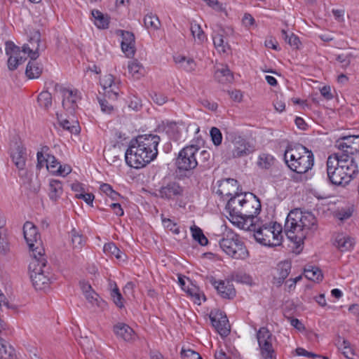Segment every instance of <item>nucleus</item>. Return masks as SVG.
I'll use <instances>...</instances> for the list:
<instances>
[{
    "label": "nucleus",
    "instance_id": "nucleus-37",
    "mask_svg": "<svg viewBox=\"0 0 359 359\" xmlns=\"http://www.w3.org/2000/svg\"><path fill=\"white\" fill-rule=\"evenodd\" d=\"M337 345L342 350L344 355L348 359H353L354 352L351 348V344L344 338L339 337L337 340Z\"/></svg>",
    "mask_w": 359,
    "mask_h": 359
},
{
    "label": "nucleus",
    "instance_id": "nucleus-49",
    "mask_svg": "<svg viewBox=\"0 0 359 359\" xmlns=\"http://www.w3.org/2000/svg\"><path fill=\"white\" fill-rule=\"evenodd\" d=\"M79 344L83 348L85 352H91L94 348L93 341L88 337H81L79 340Z\"/></svg>",
    "mask_w": 359,
    "mask_h": 359
},
{
    "label": "nucleus",
    "instance_id": "nucleus-44",
    "mask_svg": "<svg viewBox=\"0 0 359 359\" xmlns=\"http://www.w3.org/2000/svg\"><path fill=\"white\" fill-rule=\"evenodd\" d=\"M38 102L40 106L48 109L52 104V96L48 91L41 92L38 96Z\"/></svg>",
    "mask_w": 359,
    "mask_h": 359
},
{
    "label": "nucleus",
    "instance_id": "nucleus-38",
    "mask_svg": "<svg viewBox=\"0 0 359 359\" xmlns=\"http://www.w3.org/2000/svg\"><path fill=\"white\" fill-rule=\"evenodd\" d=\"M290 269L291 266L289 262H283L278 265L279 276L275 278L276 280L277 281L276 283L278 286L280 285L285 279L288 276L290 272Z\"/></svg>",
    "mask_w": 359,
    "mask_h": 359
},
{
    "label": "nucleus",
    "instance_id": "nucleus-45",
    "mask_svg": "<svg viewBox=\"0 0 359 359\" xmlns=\"http://www.w3.org/2000/svg\"><path fill=\"white\" fill-rule=\"evenodd\" d=\"M190 29L194 38L196 39L199 43H202L205 40L204 32L198 24L191 23Z\"/></svg>",
    "mask_w": 359,
    "mask_h": 359
},
{
    "label": "nucleus",
    "instance_id": "nucleus-14",
    "mask_svg": "<svg viewBox=\"0 0 359 359\" xmlns=\"http://www.w3.org/2000/svg\"><path fill=\"white\" fill-rule=\"evenodd\" d=\"M339 149L337 153L352 156L354 161H356V156L359 154V135L344 136L339 139L335 144Z\"/></svg>",
    "mask_w": 359,
    "mask_h": 359
},
{
    "label": "nucleus",
    "instance_id": "nucleus-63",
    "mask_svg": "<svg viewBox=\"0 0 359 359\" xmlns=\"http://www.w3.org/2000/svg\"><path fill=\"white\" fill-rule=\"evenodd\" d=\"M198 163H205L210 158V154L206 150H201L198 148Z\"/></svg>",
    "mask_w": 359,
    "mask_h": 359
},
{
    "label": "nucleus",
    "instance_id": "nucleus-8",
    "mask_svg": "<svg viewBox=\"0 0 359 359\" xmlns=\"http://www.w3.org/2000/svg\"><path fill=\"white\" fill-rule=\"evenodd\" d=\"M242 215L240 217L244 219L245 224L238 225L241 229H249L252 224L257 220L256 215L259 213L261 209L260 201L257 196L252 193L247 194V197L243 198Z\"/></svg>",
    "mask_w": 359,
    "mask_h": 359
},
{
    "label": "nucleus",
    "instance_id": "nucleus-3",
    "mask_svg": "<svg viewBox=\"0 0 359 359\" xmlns=\"http://www.w3.org/2000/svg\"><path fill=\"white\" fill-rule=\"evenodd\" d=\"M316 219L311 212H303L299 209H294L287 217L284 226L285 233L288 239L300 245L306 237L308 231L316 229Z\"/></svg>",
    "mask_w": 359,
    "mask_h": 359
},
{
    "label": "nucleus",
    "instance_id": "nucleus-48",
    "mask_svg": "<svg viewBox=\"0 0 359 359\" xmlns=\"http://www.w3.org/2000/svg\"><path fill=\"white\" fill-rule=\"evenodd\" d=\"M115 285L114 288L111 292V296L113 298V301L114 304L121 308L123 306V301L121 294L119 292L118 288L117 287L116 285Z\"/></svg>",
    "mask_w": 359,
    "mask_h": 359
},
{
    "label": "nucleus",
    "instance_id": "nucleus-41",
    "mask_svg": "<svg viewBox=\"0 0 359 359\" xmlns=\"http://www.w3.org/2000/svg\"><path fill=\"white\" fill-rule=\"evenodd\" d=\"M72 243L74 249H81L85 244V238L82 234H81L75 229H73L70 232Z\"/></svg>",
    "mask_w": 359,
    "mask_h": 359
},
{
    "label": "nucleus",
    "instance_id": "nucleus-62",
    "mask_svg": "<svg viewBox=\"0 0 359 359\" xmlns=\"http://www.w3.org/2000/svg\"><path fill=\"white\" fill-rule=\"evenodd\" d=\"M187 293L190 296L196 298L195 303L198 304H201V294L198 293V289L196 287H194L191 288H188Z\"/></svg>",
    "mask_w": 359,
    "mask_h": 359
},
{
    "label": "nucleus",
    "instance_id": "nucleus-27",
    "mask_svg": "<svg viewBox=\"0 0 359 359\" xmlns=\"http://www.w3.org/2000/svg\"><path fill=\"white\" fill-rule=\"evenodd\" d=\"M91 14L94 18V23L99 29H107L109 27V18L98 10L93 9Z\"/></svg>",
    "mask_w": 359,
    "mask_h": 359
},
{
    "label": "nucleus",
    "instance_id": "nucleus-24",
    "mask_svg": "<svg viewBox=\"0 0 359 359\" xmlns=\"http://www.w3.org/2000/svg\"><path fill=\"white\" fill-rule=\"evenodd\" d=\"M354 243L353 238L344 233H338L335 236L334 244L341 252H346L353 248Z\"/></svg>",
    "mask_w": 359,
    "mask_h": 359
},
{
    "label": "nucleus",
    "instance_id": "nucleus-34",
    "mask_svg": "<svg viewBox=\"0 0 359 359\" xmlns=\"http://www.w3.org/2000/svg\"><path fill=\"white\" fill-rule=\"evenodd\" d=\"M274 163L275 158L272 155L262 153L259 156L257 164L261 169L269 170L273 165Z\"/></svg>",
    "mask_w": 359,
    "mask_h": 359
},
{
    "label": "nucleus",
    "instance_id": "nucleus-7",
    "mask_svg": "<svg viewBox=\"0 0 359 359\" xmlns=\"http://www.w3.org/2000/svg\"><path fill=\"white\" fill-rule=\"evenodd\" d=\"M222 250L229 256L236 259H245L249 254L239 236L232 231L226 232L219 241Z\"/></svg>",
    "mask_w": 359,
    "mask_h": 359
},
{
    "label": "nucleus",
    "instance_id": "nucleus-11",
    "mask_svg": "<svg viewBox=\"0 0 359 359\" xmlns=\"http://www.w3.org/2000/svg\"><path fill=\"white\" fill-rule=\"evenodd\" d=\"M247 197V194L238 193L231 196L227 202L226 209L229 214L230 221L236 226L245 224L244 219L240 217L242 215L243 198Z\"/></svg>",
    "mask_w": 359,
    "mask_h": 359
},
{
    "label": "nucleus",
    "instance_id": "nucleus-56",
    "mask_svg": "<svg viewBox=\"0 0 359 359\" xmlns=\"http://www.w3.org/2000/svg\"><path fill=\"white\" fill-rule=\"evenodd\" d=\"M163 224L165 228L172 231L175 234H178L180 233L179 228L177 226V224L171 221L170 219H163Z\"/></svg>",
    "mask_w": 359,
    "mask_h": 359
},
{
    "label": "nucleus",
    "instance_id": "nucleus-22",
    "mask_svg": "<svg viewBox=\"0 0 359 359\" xmlns=\"http://www.w3.org/2000/svg\"><path fill=\"white\" fill-rule=\"evenodd\" d=\"M238 189V182L237 180L231 178L226 179L222 180L219 185V189L217 191V194L224 196H233L236 194H238L237 191Z\"/></svg>",
    "mask_w": 359,
    "mask_h": 359
},
{
    "label": "nucleus",
    "instance_id": "nucleus-19",
    "mask_svg": "<svg viewBox=\"0 0 359 359\" xmlns=\"http://www.w3.org/2000/svg\"><path fill=\"white\" fill-rule=\"evenodd\" d=\"M257 338L262 356L273 355L274 351L269 331L266 327H261L257 332Z\"/></svg>",
    "mask_w": 359,
    "mask_h": 359
},
{
    "label": "nucleus",
    "instance_id": "nucleus-2",
    "mask_svg": "<svg viewBox=\"0 0 359 359\" xmlns=\"http://www.w3.org/2000/svg\"><path fill=\"white\" fill-rule=\"evenodd\" d=\"M359 173L357 161L352 156L337 152L330 155L327 160V175L330 182L337 186H346Z\"/></svg>",
    "mask_w": 359,
    "mask_h": 359
},
{
    "label": "nucleus",
    "instance_id": "nucleus-9",
    "mask_svg": "<svg viewBox=\"0 0 359 359\" xmlns=\"http://www.w3.org/2000/svg\"><path fill=\"white\" fill-rule=\"evenodd\" d=\"M198 147L189 145L183 148L177 158V165L180 170H191L198 165Z\"/></svg>",
    "mask_w": 359,
    "mask_h": 359
},
{
    "label": "nucleus",
    "instance_id": "nucleus-31",
    "mask_svg": "<svg viewBox=\"0 0 359 359\" xmlns=\"http://www.w3.org/2000/svg\"><path fill=\"white\" fill-rule=\"evenodd\" d=\"M36 60H31L26 68L25 74L29 79L39 78L42 73V67Z\"/></svg>",
    "mask_w": 359,
    "mask_h": 359
},
{
    "label": "nucleus",
    "instance_id": "nucleus-43",
    "mask_svg": "<svg viewBox=\"0 0 359 359\" xmlns=\"http://www.w3.org/2000/svg\"><path fill=\"white\" fill-rule=\"evenodd\" d=\"M119 152V147L114 146L112 148L104 151V156L110 163H115L118 159Z\"/></svg>",
    "mask_w": 359,
    "mask_h": 359
},
{
    "label": "nucleus",
    "instance_id": "nucleus-30",
    "mask_svg": "<svg viewBox=\"0 0 359 359\" xmlns=\"http://www.w3.org/2000/svg\"><path fill=\"white\" fill-rule=\"evenodd\" d=\"M215 77L222 83H231L233 80V75L227 67L217 69L215 72Z\"/></svg>",
    "mask_w": 359,
    "mask_h": 359
},
{
    "label": "nucleus",
    "instance_id": "nucleus-12",
    "mask_svg": "<svg viewBox=\"0 0 359 359\" xmlns=\"http://www.w3.org/2000/svg\"><path fill=\"white\" fill-rule=\"evenodd\" d=\"M23 234L29 250L32 251V257L41 256L44 254V249L38 242L39 234L36 226L29 222L25 223L23 226Z\"/></svg>",
    "mask_w": 359,
    "mask_h": 359
},
{
    "label": "nucleus",
    "instance_id": "nucleus-29",
    "mask_svg": "<svg viewBox=\"0 0 359 359\" xmlns=\"http://www.w3.org/2000/svg\"><path fill=\"white\" fill-rule=\"evenodd\" d=\"M0 359H16L13 348L0 337Z\"/></svg>",
    "mask_w": 359,
    "mask_h": 359
},
{
    "label": "nucleus",
    "instance_id": "nucleus-50",
    "mask_svg": "<svg viewBox=\"0 0 359 359\" xmlns=\"http://www.w3.org/2000/svg\"><path fill=\"white\" fill-rule=\"evenodd\" d=\"M72 171L70 165L65 164L61 165L60 163L57 165L55 170H53V175L66 176L69 174Z\"/></svg>",
    "mask_w": 359,
    "mask_h": 359
},
{
    "label": "nucleus",
    "instance_id": "nucleus-32",
    "mask_svg": "<svg viewBox=\"0 0 359 359\" xmlns=\"http://www.w3.org/2000/svg\"><path fill=\"white\" fill-rule=\"evenodd\" d=\"M128 69L129 74L135 79H139L144 74V69L143 66L137 60L130 62L128 65Z\"/></svg>",
    "mask_w": 359,
    "mask_h": 359
},
{
    "label": "nucleus",
    "instance_id": "nucleus-52",
    "mask_svg": "<svg viewBox=\"0 0 359 359\" xmlns=\"http://www.w3.org/2000/svg\"><path fill=\"white\" fill-rule=\"evenodd\" d=\"M181 357L182 359H202L198 353L191 349L185 350L182 348L181 351Z\"/></svg>",
    "mask_w": 359,
    "mask_h": 359
},
{
    "label": "nucleus",
    "instance_id": "nucleus-58",
    "mask_svg": "<svg viewBox=\"0 0 359 359\" xmlns=\"http://www.w3.org/2000/svg\"><path fill=\"white\" fill-rule=\"evenodd\" d=\"M99 103L102 111L111 114L114 111V108L112 104H109L106 100H99Z\"/></svg>",
    "mask_w": 359,
    "mask_h": 359
},
{
    "label": "nucleus",
    "instance_id": "nucleus-26",
    "mask_svg": "<svg viewBox=\"0 0 359 359\" xmlns=\"http://www.w3.org/2000/svg\"><path fill=\"white\" fill-rule=\"evenodd\" d=\"M48 187V196L50 199L53 202L57 201L63 193L61 182L56 180H50Z\"/></svg>",
    "mask_w": 359,
    "mask_h": 359
},
{
    "label": "nucleus",
    "instance_id": "nucleus-57",
    "mask_svg": "<svg viewBox=\"0 0 359 359\" xmlns=\"http://www.w3.org/2000/svg\"><path fill=\"white\" fill-rule=\"evenodd\" d=\"M9 251V244L6 236L0 231V253L6 255Z\"/></svg>",
    "mask_w": 359,
    "mask_h": 359
},
{
    "label": "nucleus",
    "instance_id": "nucleus-21",
    "mask_svg": "<svg viewBox=\"0 0 359 359\" xmlns=\"http://www.w3.org/2000/svg\"><path fill=\"white\" fill-rule=\"evenodd\" d=\"M29 44L22 46V52L27 53L31 60H36L39 56L41 34L39 32H34L29 39Z\"/></svg>",
    "mask_w": 359,
    "mask_h": 359
},
{
    "label": "nucleus",
    "instance_id": "nucleus-16",
    "mask_svg": "<svg viewBox=\"0 0 359 359\" xmlns=\"http://www.w3.org/2000/svg\"><path fill=\"white\" fill-rule=\"evenodd\" d=\"M184 187L175 181L169 182L158 190L156 196L164 200H175L183 196Z\"/></svg>",
    "mask_w": 359,
    "mask_h": 359
},
{
    "label": "nucleus",
    "instance_id": "nucleus-23",
    "mask_svg": "<svg viewBox=\"0 0 359 359\" xmlns=\"http://www.w3.org/2000/svg\"><path fill=\"white\" fill-rule=\"evenodd\" d=\"M100 84L104 90V93L109 99H116L118 92L116 86L114 82V76L111 74L104 76L100 79Z\"/></svg>",
    "mask_w": 359,
    "mask_h": 359
},
{
    "label": "nucleus",
    "instance_id": "nucleus-64",
    "mask_svg": "<svg viewBox=\"0 0 359 359\" xmlns=\"http://www.w3.org/2000/svg\"><path fill=\"white\" fill-rule=\"evenodd\" d=\"M152 99L154 102L159 105L163 104L167 101V97L161 93H154V95L152 96Z\"/></svg>",
    "mask_w": 359,
    "mask_h": 359
},
{
    "label": "nucleus",
    "instance_id": "nucleus-61",
    "mask_svg": "<svg viewBox=\"0 0 359 359\" xmlns=\"http://www.w3.org/2000/svg\"><path fill=\"white\" fill-rule=\"evenodd\" d=\"M76 198H82L87 204L92 205L94 200V195L90 193L76 194Z\"/></svg>",
    "mask_w": 359,
    "mask_h": 359
},
{
    "label": "nucleus",
    "instance_id": "nucleus-35",
    "mask_svg": "<svg viewBox=\"0 0 359 359\" xmlns=\"http://www.w3.org/2000/svg\"><path fill=\"white\" fill-rule=\"evenodd\" d=\"M213 43L219 53H227L230 50V46L224 42V35L222 34L217 33L213 36Z\"/></svg>",
    "mask_w": 359,
    "mask_h": 359
},
{
    "label": "nucleus",
    "instance_id": "nucleus-36",
    "mask_svg": "<svg viewBox=\"0 0 359 359\" xmlns=\"http://www.w3.org/2000/svg\"><path fill=\"white\" fill-rule=\"evenodd\" d=\"M144 24L147 29L157 30L161 26V22L157 15L150 13L144 18Z\"/></svg>",
    "mask_w": 359,
    "mask_h": 359
},
{
    "label": "nucleus",
    "instance_id": "nucleus-10",
    "mask_svg": "<svg viewBox=\"0 0 359 359\" xmlns=\"http://www.w3.org/2000/svg\"><path fill=\"white\" fill-rule=\"evenodd\" d=\"M226 138L233 144L231 155L233 158L247 156L255 151L253 144L235 133H229Z\"/></svg>",
    "mask_w": 359,
    "mask_h": 359
},
{
    "label": "nucleus",
    "instance_id": "nucleus-55",
    "mask_svg": "<svg viewBox=\"0 0 359 359\" xmlns=\"http://www.w3.org/2000/svg\"><path fill=\"white\" fill-rule=\"evenodd\" d=\"M60 163L54 156L48 154L47 170L53 174V170H55Z\"/></svg>",
    "mask_w": 359,
    "mask_h": 359
},
{
    "label": "nucleus",
    "instance_id": "nucleus-53",
    "mask_svg": "<svg viewBox=\"0 0 359 359\" xmlns=\"http://www.w3.org/2000/svg\"><path fill=\"white\" fill-rule=\"evenodd\" d=\"M6 53L7 55L10 56L11 55H20V48L15 46L12 41H7L6 43Z\"/></svg>",
    "mask_w": 359,
    "mask_h": 359
},
{
    "label": "nucleus",
    "instance_id": "nucleus-20",
    "mask_svg": "<svg viewBox=\"0 0 359 359\" xmlns=\"http://www.w3.org/2000/svg\"><path fill=\"white\" fill-rule=\"evenodd\" d=\"M116 34L122 37L121 49L128 57H131L135 52V36L128 31L118 29Z\"/></svg>",
    "mask_w": 359,
    "mask_h": 359
},
{
    "label": "nucleus",
    "instance_id": "nucleus-1",
    "mask_svg": "<svg viewBox=\"0 0 359 359\" xmlns=\"http://www.w3.org/2000/svg\"><path fill=\"white\" fill-rule=\"evenodd\" d=\"M160 137L154 134L140 135L130 141L125 154L126 163L134 168H141L158 155Z\"/></svg>",
    "mask_w": 359,
    "mask_h": 359
},
{
    "label": "nucleus",
    "instance_id": "nucleus-15",
    "mask_svg": "<svg viewBox=\"0 0 359 359\" xmlns=\"http://www.w3.org/2000/svg\"><path fill=\"white\" fill-rule=\"evenodd\" d=\"M11 156L13 163L19 171L21 177H27V170L26 168L27 153L26 149L21 143L15 142L11 148Z\"/></svg>",
    "mask_w": 359,
    "mask_h": 359
},
{
    "label": "nucleus",
    "instance_id": "nucleus-54",
    "mask_svg": "<svg viewBox=\"0 0 359 359\" xmlns=\"http://www.w3.org/2000/svg\"><path fill=\"white\" fill-rule=\"evenodd\" d=\"M235 279L237 282L248 285H252L254 284L252 278L246 273H238L236 276Z\"/></svg>",
    "mask_w": 359,
    "mask_h": 359
},
{
    "label": "nucleus",
    "instance_id": "nucleus-25",
    "mask_svg": "<svg viewBox=\"0 0 359 359\" xmlns=\"http://www.w3.org/2000/svg\"><path fill=\"white\" fill-rule=\"evenodd\" d=\"M115 334L124 341H130L135 338V332L131 327L124 323H118L114 327Z\"/></svg>",
    "mask_w": 359,
    "mask_h": 359
},
{
    "label": "nucleus",
    "instance_id": "nucleus-28",
    "mask_svg": "<svg viewBox=\"0 0 359 359\" xmlns=\"http://www.w3.org/2000/svg\"><path fill=\"white\" fill-rule=\"evenodd\" d=\"M60 126L65 130L69 131L72 134H79L80 132V126L79 122L76 120L69 121L67 118H63L62 116L57 115Z\"/></svg>",
    "mask_w": 359,
    "mask_h": 359
},
{
    "label": "nucleus",
    "instance_id": "nucleus-42",
    "mask_svg": "<svg viewBox=\"0 0 359 359\" xmlns=\"http://www.w3.org/2000/svg\"><path fill=\"white\" fill-rule=\"evenodd\" d=\"M281 32L283 38L290 46L295 49L299 48L300 41L296 35L292 33L289 35L287 32L284 29H283Z\"/></svg>",
    "mask_w": 359,
    "mask_h": 359
},
{
    "label": "nucleus",
    "instance_id": "nucleus-60",
    "mask_svg": "<svg viewBox=\"0 0 359 359\" xmlns=\"http://www.w3.org/2000/svg\"><path fill=\"white\" fill-rule=\"evenodd\" d=\"M181 68L184 69L187 72H192L196 68V63L193 59L187 58Z\"/></svg>",
    "mask_w": 359,
    "mask_h": 359
},
{
    "label": "nucleus",
    "instance_id": "nucleus-51",
    "mask_svg": "<svg viewBox=\"0 0 359 359\" xmlns=\"http://www.w3.org/2000/svg\"><path fill=\"white\" fill-rule=\"evenodd\" d=\"M48 149L47 147H45L43 149L42 151H39L37 153V165L36 167L38 169L42 168L43 166H46L47 168L48 164V154L44 155L43 151L44 149Z\"/></svg>",
    "mask_w": 359,
    "mask_h": 359
},
{
    "label": "nucleus",
    "instance_id": "nucleus-47",
    "mask_svg": "<svg viewBox=\"0 0 359 359\" xmlns=\"http://www.w3.org/2000/svg\"><path fill=\"white\" fill-rule=\"evenodd\" d=\"M23 62V60L22 57H20L19 55H11L9 56L8 60V67L9 70H15L17 69L18 65Z\"/></svg>",
    "mask_w": 359,
    "mask_h": 359
},
{
    "label": "nucleus",
    "instance_id": "nucleus-46",
    "mask_svg": "<svg viewBox=\"0 0 359 359\" xmlns=\"http://www.w3.org/2000/svg\"><path fill=\"white\" fill-rule=\"evenodd\" d=\"M210 135L211 137V140L215 146H219L222 144V134L219 128L216 127H212L210 129Z\"/></svg>",
    "mask_w": 359,
    "mask_h": 359
},
{
    "label": "nucleus",
    "instance_id": "nucleus-59",
    "mask_svg": "<svg viewBox=\"0 0 359 359\" xmlns=\"http://www.w3.org/2000/svg\"><path fill=\"white\" fill-rule=\"evenodd\" d=\"M352 215V211L348 209H341L336 213L337 217L340 220H345L349 218Z\"/></svg>",
    "mask_w": 359,
    "mask_h": 359
},
{
    "label": "nucleus",
    "instance_id": "nucleus-4",
    "mask_svg": "<svg viewBox=\"0 0 359 359\" xmlns=\"http://www.w3.org/2000/svg\"><path fill=\"white\" fill-rule=\"evenodd\" d=\"M284 160L288 168L298 174L308 172L314 163L312 151L302 144L289 145L285 151Z\"/></svg>",
    "mask_w": 359,
    "mask_h": 359
},
{
    "label": "nucleus",
    "instance_id": "nucleus-13",
    "mask_svg": "<svg viewBox=\"0 0 359 359\" xmlns=\"http://www.w3.org/2000/svg\"><path fill=\"white\" fill-rule=\"evenodd\" d=\"M55 90L62 97V107L70 114H74L78 108V102L81 100L80 93L77 90L67 89L56 85Z\"/></svg>",
    "mask_w": 359,
    "mask_h": 359
},
{
    "label": "nucleus",
    "instance_id": "nucleus-17",
    "mask_svg": "<svg viewBox=\"0 0 359 359\" xmlns=\"http://www.w3.org/2000/svg\"><path fill=\"white\" fill-rule=\"evenodd\" d=\"M212 325L222 337H226L230 332V325L226 316L222 311L215 310L210 313Z\"/></svg>",
    "mask_w": 359,
    "mask_h": 359
},
{
    "label": "nucleus",
    "instance_id": "nucleus-40",
    "mask_svg": "<svg viewBox=\"0 0 359 359\" xmlns=\"http://www.w3.org/2000/svg\"><path fill=\"white\" fill-rule=\"evenodd\" d=\"M104 252L109 255H114L117 259H123L126 257L125 254L123 253L117 246L113 243H109L104 245Z\"/></svg>",
    "mask_w": 359,
    "mask_h": 359
},
{
    "label": "nucleus",
    "instance_id": "nucleus-5",
    "mask_svg": "<svg viewBox=\"0 0 359 359\" xmlns=\"http://www.w3.org/2000/svg\"><path fill=\"white\" fill-rule=\"evenodd\" d=\"M245 230L253 231L255 240L264 245L277 246L281 243L282 226L276 222L262 224L257 219Z\"/></svg>",
    "mask_w": 359,
    "mask_h": 359
},
{
    "label": "nucleus",
    "instance_id": "nucleus-33",
    "mask_svg": "<svg viewBox=\"0 0 359 359\" xmlns=\"http://www.w3.org/2000/svg\"><path fill=\"white\" fill-rule=\"evenodd\" d=\"M305 276L313 281L319 282L323 279V273L321 270L314 266L309 265L304 269Z\"/></svg>",
    "mask_w": 359,
    "mask_h": 359
},
{
    "label": "nucleus",
    "instance_id": "nucleus-39",
    "mask_svg": "<svg viewBox=\"0 0 359 359\" xmlns=\"http://www.w3.org/2000/svg\"><path fill=\"white\" fill-rule=\"evenodd\" d=\"M194 240L197 241L200 245L204 246L208 243V238L203 234V231L198 226L194 225L190 228Z\"/></svg>",
    "mask_w": 359,
    "mask_h": 359
},
{
    "label": "nucleus",
    "instance_id": "nucleus-18",
    "mask_svg": "<svg viewBox=\"0 0 359 359\" xmlns=\"http://www.w3.org/2000/svg\"><path fill=\"white\" fill-rule=\"evenodd\" d=\"M210 282L222 298L231 299L236 296V292L231 281L216 280L212 277Z\"/></svg>",
    "mask_w": 359,
    "mask_h": 359
},
{
    "label": "nucleus",
    "instance_id": "nucleus-6",
    "mask_svg": "<svg viewBox=\"0 0 359 359\" xmlns=\"http://www.w3.org/2000/svg\"><path fill=\"white\" fill-rule=\"evenodd\" d=\"M29 271L31 280L36 290H44L48 287L53 276L44 254L32 257Z\"/></svg>",
    "mask_w": 359,
    "mask_h": 359
}]
</instances>
